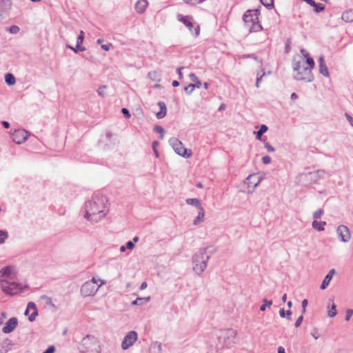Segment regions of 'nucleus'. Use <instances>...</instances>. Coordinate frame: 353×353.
Returning a JSON list of instances; mask_svg holds the SVG:
<instances>
[{"mask_svg":"<svg viewBox=\"0 0 353 353\" xmlns=\"http://www.w3.org/2000/svg\"><path fill=\"white\" fill-rule=\"evenodd\" d=\"M108 212V204L106 196L94 194L91 200L85 203L84 217L90 221L98 222Z\"/></svg>","mask_w":353,"mask_h":353,"instance_id":"1","label":"nucleus"},{"mask_svg":"<svg viewBox=\"0 0 353 353\" xmlns=\"http://www.w3.org/2000/svg\"><path fill=\"white\" fill-rule=\"evenodd\" d=\"M293 70L296 72L294 78L297 81H304L305 82H312L314 81V76L311 72V68L305 66V62L303 59L296 61L293 60Z\"/></svg>","mask_w":353,"mask_h":353,"instance_id":"2","label":"nucleus"},{"mask_svg":"<svg viewBox=\"0 0 353 353\" xmlns=\"http://www.w3.org/2000/svg\"><path fill=\"white\" fill-rule=\"evenodd\" d=\"M209 247L200 249L192 256L193 270L197 274H201L207 268L210 255L207 254V250Z\"/></svg>","mask_w":353,"mask_h":353,"instance_id":"3","label":"nucleus"},{"mask_svg":"<svg viewBox=\"0 0 353 353\" xmlns=\"http://www.w3.org/2000/svg\"><path fill=\"white\" fill-rule=\"evenodd\" d=\"M237 332L232 328L219 330L216 334L219 343L222 345V347L230 348L236 343Z\"/></svg>","mask_w":353,"mask_h":353,"instance_id":"4","label":"nucleus"},{"mask_svg":"<svg viewBox=\"0 0 353 353\" xmlns=\"http://www.w3.org/2000/svg\"><path fill=\"white\" fill-rule=\"evenodd\" d=\"M104 280L97 279L92 277L91 280L85 282L81 288V294L83 296H94L99 290V288L105 284Z\"/></svg>","mask_w":353,"mask_h":353,"instance_id":"5","label":"nucleus"},{"mask_svg":"<svg viewBox=\"0 0 353 353\" xmlns=\"http://www.w3.org/2000/svg\"><path fill=\"white\" fill-rule=\"evenodd\" d=\"M80 351L81 353H100V346L94 336L87 335L82 339Z\"/></svg>","mask_w":353,"mask_h":353,"instance_id":"6","label":"nucleus"},{"mask_svg":"<svg viewBox=\"0 0 353 353\" xmlns=\"http://www.w3.org/2000/svg\"><path fill=\"white\" fill-rule=\"evenodd\" d=\"M1 288L3 292L7 294L15 295L23 292L22 285L11 280L1 279Z\"/></svg>","mask_w":353,"mask_h":353,"instance_id":"7","label":"nucleus"},{"mask_svg":"<svg viewBox=\"0 0 353 353\" xmlns=\"http://www.w3.org/2000/svg\"><path fill=\"white\" fill-rule=\"evenodd\" d=\"M169 143L174 150V152L179 155L188 158L192 155L191 150H188L184 147L183 143L177 138L172 137L169 139Z\"/></svg>","mask_w":353,"mask_h":353,"instance_id":"8","label":"nucleus"},{"mask_svg":"<svg viewBox=\"0 0 353 353\" xmlns=\"http://www.w3.org/2000/svg\"><path fill=\"white\" fill-rule=\"evenodd\" d=\"M177 18L179 21L182 22L189 29L192 34L195 37H197L199 34V26L198 25H194L192 17L179 14Z\"/></svg>","mask_w":353,"mask_h":353,"instance_id":"9","label":"nucleus"},{"mask_svg":"<svg viewBox=\"0 0 353 353\" xmlns=\"http://www.w3.org/2000/svg\"><path fill=\"white\" fill-rule=\"evenodd\" d=\"M261 180L262 178L259 175V174H250L244 181L245 184L248 185V191L249 192H252L260 183Z\"/></svg>","mask_w":353,"mask_h":353,"instance_id":"10","label":"nucleus"},{"mask_svg":"<svg viewBox=\"0 0 353 353\" xmlns=\"http://www.w3.org/2000/svg\"><path fill=\"white\" fill-rule=\"evenodd\" d=\"M138 336L135 331L129 332L123 338L121 343V347L123 350H127L132 346L137 340Z\"/></svg>","mask_w":353,"mask_h":353,"instance_id":"11","label":"nucleus"},{"mask_svg":"<svg viewBox=\"0 0 353 353\" xmlns=\"http://www.w3.org/2000/svg\"><path fill=\"white\" fill-rule=\"evenodd\" d=\"M259 14V13L257 10H247L243 16V19L245 26L248 28L255 21L258 20Z\"/></svg>","mask_w":353,"mask_h":353,"instance_id":"12","label":"nucleus"},{"mask_svg":"<svg viewBox=\"0 0 353 353\" xmlns=\"http://www.w3.org/2000/svg\"><path fill=\"white\" fill-rule=\"evenodd\" d=\"M28 132L23 130L19 129L15 130L11 135L12 141L17 144H21L24 143L28 137Z\"/></svg>","mask_w":353,"mask_h":353,"instance_id":"13","label":"nucleus"},{"mask_svg":"<svg viewBox=\"0 0 353 353\" xmlns=\"http://www.w3.org/2000/svg\"><path fill=\"white\" fill-rule=\"evenodd\" d=\"M337 234L342 242H348L351 238V234L348 228L344 225H341L337 228Z\"/></svg>","mask_w":353,"mask_h":353,"instance_id":"14","label":"nucleus"},{"mask_svg":"<svg viewBox=\"0 0 353 353\" xmlns=\"http://www.w3.org/2000/svg\"><path fill=\"white\" fill-rule=\"evenodd\" d=\"M83 39H84V32L83 30H81L80 33L77 37V45H76L75 48H74L68 44L66 45V48L72 50L75 53H77L79 51L83 52L85 50V48L84 47L81 46V43H83Z\"/></svg>","mask_w":353,"mask_h":353,"instance_id":"15","label":"nucleus"},{"mask_svg":"<svg viewBox=\"0 0 353 353\" xmlns=\"http://www.w3.org/2000/svg\"><path fill=\"white\" fill-rule=\"evenodd\" d=\"M18 325V320L16 317L10 318L2 328V332L5 334H9L14 330Z\"/></svg>","mask_w":353,"mask_h":353,"instance_id":"16","label":"nucleus"},{"mask_svg":"<svg viewBox=\"0 0 353 353\" xmlns=\"http://www.w3.org/2000/svg\"><path fill=\"white\" fill-rule=\"evenodd\" d=\"M148 6V2L147 0H138L135 3V10L139 14H143L145 12Z\"/></svg>","mask_w":353,"mask_h":353,"instance_id":"17","label":"nucleus"},{"mask_svg":"<svg viewBox=\"0 0 353 353\" xmlns=\"http://www.w3.org/2000/svg\"><path fill=\"white\" fill-rule=\"evenodd\" d=\"M335 273H336V271L334 269H332L329 271L328 274L325 276V278L323 280V282L321 285V290H325L328 286L330 281L332 280V279Z\"/></svg>","mask_w":353,"mask_h":353,"instance_id":"18","label":"nucleus"},{"mask_svg":"<svg viewBox=\"0 0 353 353\" xmlns=\"http://www.w3.org/2000/svg\"><path fill=\"white\" fill-rule=\"evenodd\" d=\"M307 4L314 8V11L317 13L325 10V6L322 3H317L314 0H304Z\"/></svg>","mask_w":353,"mask_h":353,"instance_id":"19","label":"nucleus"},{"mask_svg":"<svg viewBox=\"0 0 353 353\" xmlns=\"http://www.w3.org/2000/svg\"><path fill=\"white\" fill-rule=\"evenodd\" d=\"M0 7L2 12H9L12 7V0H0Z\"/></svg>","mask_w":353,"mask_h":353,"instance_id":"20","label":"nucleus"},{"mask_svg":"<svg viewBox=\"0 0 353 353\" xmlns=\"http://www.w3.org/2000/svg\"><path fill=\"white\" fill-rule=\"evenodd\" d=\"M341 19L345 22L353 21V10L349 9L343 12L341 15Z\"/></svg>","mask_w":353,"mask_h":353,"instance_id":"21","label":"nucleus"},{"mask_svg":"<svg viewBox=\"0 0 353 353\" xmlns=\"http://www.w3.org/2000/svg\"><path fill=\"white\" fill-rule=\"evenodd\" d=\"M205 216V210L203 208H201L199 209V212L197 216L194 219L193 224L194 225H199L201 222H202L204 219Z\"/></svg>","mask_w":353,"mask_h":353,"instance_id":"22","label":"nucleus"},{"mask_svg":"<svg viewBox=\"0 0 353 353\" xmlns=\"http://www.w3.org/2000/svg\"><path fill=\"white\" fill-rule=\"evenodd\" d=\"M149 353H162L161 343L157 341L153 343L149 349Z\"/></svg>","mask_w":353,"mask_h":353,"instance_id":"23","label":"nucleus"},{"mask_svg":"<svg viewBox=\"0 0 353 353\" xmlns=\"http://www.w3.org/2000/svg\"><path fill=\"white\" fill-rule=\"evenodd\" d=\"M325 225V221H318L317 220H314L312 223V228L319 232L323 231L325 230L324 226Z\"/></svg>","mask_w":353,"mask_h":353,"instance_id":"24","label":"nucleus"},{"mask_svg":"<svg viewBox=\"0 0 353 353\" xmlns=\"http://www.w3.org/2000/svg\"><path fill=\"white\" fill-rule=\"evenodd\" d=\"M248 28H249L250 32H256L262 30V26L258 19L252 23L249 27H248Z\"/></svg>","mask_w":353,"mask_h":353,"instance_id":"25","label":"nucleus"},{"mask_svg":"<svg viewBox=\"0 0 353 353\" xmlns=\"http://www.w3.org/2000/svg\"><path fill=\"white\" fill-rule=\"evenodd\" d=\"M185 202L188 205L195 206L198 210L203 208L200 200L197 198L186 199Z\"/></svg>","mask_w":353,"mask_h":353,"instance_id":"26","label":"nucleus"},{"mask_svg":"<svg viewBox=\"0 0 353 353\" xmlns=\"http://www.w3.org/2000/svg\"><path fill=\"white\" fill-rule=\"evenodd\" d=\"M268 128L266 125L265 124H262L261 126H260V128L259 130L256 132V138L258 139V140H260L261 141V137L262 135L267 132Z\"/></svg>","mask_w":353,"mask_h":353,"instance_id":"27","label":"nucleus"},{"mask_svg":"<svg viewBox=\"0 0 353 353\" xmlns=\"http://www.w3.org/2000/svg\"><path fill=\"white\" fill-rule=\"evenodd\" d=\"M5 81L8 85H13L16 82L15 77L12 74L7 73L5 75Z\"/></svg>","mask_w":353,"mask_h":353,"instance_id":"28","label":"nucleus"},{"mask_svg":"<svg viewBox=\"0 0 353 353\" xmlns=\"http://www.w3.org/2000/svg\"><path fill=\"white\" fill-rule=\"evenodd\" d=\"M41 300H43L45 301L46 305H48L51 307L54 308V310H57V306L52 303V299L47 295H42L40 297Z\"/></svg>","mask_w":353,"mask_h":353,"instance_id":"29","label":"nucleus"},{"mask_svg":"<svg viewBox=\"0 0 353 353\" xmlns=\"http://www.w3.org/2000/svg\"><path fill=\"white\" fill-rule=\"evenodd\" d=\"M150 299V296L144 297V298L138 297L134 301H133L132 302V305H142L143 303L149 301Z\"/></svg>","mask_w":353,"mask_h":353,"instance_id":"30","label":"nucleus"},{"mask_svg":"<svg viewBox=\"0 0 353 353\" xmlns=\"http://www.w3.org/2000/svg\"><path fill=\"white\" fill-rule=\"evenodd\" d=\"M195 88H199V85L190 83L184 88V91L187 94L190 95L193 92Z\"/></svg>","mask_w":353,"mask_h":353,"instance_id":"31","label":"nucleus"},{"mask_svg":"<svg viewBox=\"0 0 353 353\" xmlns=\"http://www.w3.org/2000/svg\"><path fill=\"white\" fill-rule=\"evenodd\" d=\"M189 77L192 81L195 83H193L194 85H199V88L201 86V85H202L201 81L198 79V77H196V75L194 73H190L189 74Z\"/></svg>","mask_w":353,"mask_h":353,"instance_id":"32","label":"nucleus"},{"mask_svg":"<svg viewBox=\"0 0 353 353\" xmlns=\"http://www.w3.org/2000/svg\"><path fill=\"white\" fill-rule=\"evenodd\" d=\"M263 303L260 306L261 311H265L266 309V307H270L272 305V301L268 300L267 299H263Z\"/></svg>","mask_w":353,"mask_h":353,"instance_id":"33","label":"nucleus"},{"mask_svg":"<svg viewBox=\"0 0 353 353\" xmlns=\"http://www.w3.org/2000/svg\"><path fill=\"white\" fill-rule=\"evenodd\" d=\"M319 72L324 77H329V71H328L326 64L319 65Z\"/></svg>","mask_w":353,"mask_h":353,"instance_id":"34","label":"nucleus"},{"mask_svg":"<svg viewBox=\"0 0 353 353\" xmlns=\"http://www.w3.org/2000/svg\"><path fill=\"white\" fill-rule=\"evenodd\" d=\"M167 113V108L166 106H163L160 108V111L156 114V116L158 119H163L165 117Z\"/></svg>","mask_w":353,"mask_h":353,"instance_id":"35","label":"nucleus"},{"mask_svg":"<svg viewBox=\"0 0 353 353\" xmlns=\"http://www.w3.org/2000/svg\"><path fill=\"white\" fill-rule=\"evenodd\" d=\"M154 131L157 133L160 134V139H163L164 137L165 130L161 125H155Z\"/></svg>","mask_w":353,"mask_h":353,"instance_id":"36","label":"nucleus"},{"mask_svg":"<svg viewBox=\"0 0 353 353\" xmlns=\"http://www.w3.org/2000/svg\"><path fill=\"white\" fill-rule=\"evenodd\" d=\"M305 58H306V60L304 62H305V63H307L308 65V66L307 68H311V70H312L314 68V65H315L314 61L310 56V54L308 55V57H306Z\"/></svg>","mask_w":353,"mask_h":353,"instance_id":"37","label":"nucleus"},{"mask_svg":"<svg viewBox=\"0 0 353 353\" xmlns=\"http://www.w3.org/2000/svg\"><path fill=\"white\" fill-rule=\"evenodd\" d=\"M0 244L5 243L6 239L8 237V234L6 231L0 230Z\"/></svg>","mask_w":353,"mask_h":353,"instance_id":"38","label":"nucleus"},{"mask_svg":"<svg viewBox=\"0 0 353 353\" xmlns=\"http://www.w3.org/2000/svg\"><path fill=\"white\" fill-rule=\"evenodd\" d=\"M261 3L268 8L273 7L274 0H260Z\"/></svg>","mask_w":353,"mask_h":353,"instance_id":"39","label":"nucleus"},{"mask_svg":"<svg viewBox=\"0 0 353 353\" xmlns=\"http://www.w3.org/2000/svg\"><path fill=\"white\" fill-rule=\"evenodd\" d=\"M159 145V143L157 141H154L152 143V150L157 158H159V153L157 150V146Z\"/></svg>","mask_w":353,"mask_h":353,"instance_id":"40","label":"nucleus"},{"mask_svg":"<svg viewBox=\"0 0 353 353\" xmlns=\"http://www.w3.org/2000/svg\"><path fill=\"white\" fill-rule=\"evenodd\" d=\"M336 305L333 303L331 310L328 311V316L332 318L336 315Z\"/></svg>","mask_w":353,"mask_h":353,"instance_id":"41","label":"nucleus"},{"mask_svg":"<svg viewBox=\"0 0 353 353\" xmlns=\"http://www.w3.org/2000/svg\"><path fill=\"white\" fill-rule=\"evenodd\" d=\"M7 30L11 33V34H17L19 30H20V28L19 26H12L9 28H7Z\"/></svg>","mask_w":353,"mask_h":353,"instance_id":"42","label":"nucleus"},{"mask_svg":"<svg viewBox=\"0 0 353 353\" xmlns=\"http://www.w3.org/2000/svg\"><path fill=\"white\" fill-rule=\"evenodd\" d=\"M323 213V210L322 209H319L313 213V218L314 220H317L320 219Z\"/></svg>","mask_w":353,"mask_h":353,"instance_id":"43","label":"nucleus"},{"mask_svg":"<svg viewBox=\"0 0 353 353\" xmlns=\"http://www.w3.org/2000/svg\"><path fill=\"white\" fill-rule=\"evenodd\" d=\"M320 173H324V172L323 170H318L317 172H310L308 173V174L312 176V178L314 180H317L320 177V175H319Z\"/></svg>","mask_w":353,"mask_h":353,"instance_id":"44","label":"nucleus"},{"mask_svg":"<svg viewBox=\"0 0 353 353\" xmlns=\"http://www.w3.org/2000/svg\"><path fill=\"white\" fill-rule=\"evenodd\" d=\"M107 88V86L106 85H102V86H100L98 90H97V93L99 96L102 97H105V94L104 92V90Z\"/></svg>","mask_w":353,"mask_h":353,"instance_id":"45","label":"nucleus"},{"mask_svg":"<svg viewBox=\"0 0 353 353\" xmlns=\"http://www.w3.org/2000/svg\"><path fill=\"white\" fill-rule=\"evenodd\" d=\"M263 141L265 143V148L268 152H272L275 151L274 148L272 147L268 142L265 141V140Z\"/></svg>","mask_w":353,"mask_h":353,"instance_id":"46","label":"nucleus"},{"mask_svg":"<svg viewBox=\"0 0 353 353\" xmlns=\"http://www.w3.org/2000/svg\"><path fill=\"white\" fill-rule=\"evenodd\" d=\"M290 44H291L290 39H287V40L285 41V53H288L290 52V50L291 49Z\"/></svg>","mask_w":353,"mask_h":353,"instance_id":"47","label":"nucleus"},{"mask_svg":"<svg viewBox=\"0 0 353 353\" xmlns=\"http://www.w3.org/2000/svg\"><path fill=\"white\" fill-rule=\"evenodd\" d=\"M38 315V311L37 309H35V311H34L28 317V320L30 322H32L34 321L36 316Z\"/></svg>","mask_w":353,"mask_h":353,"instance_id":"48","label":"nucleus"},{"mask_svg":"<svg viewBox=\"0 0 353 353\" xmlns=\"http://www.w3.org/2000/svg\"><path fill=\"white\" fill-rule=\"evenodd\" d=\"M307 304H308V301L307 299H303L302 301L301 306H302V310H303V311H302L303 314H304L305 312Z\"/></svg>","mask_w":353,"mask_h":353,"instance_id":"49","label":"nucleus"},{"mask_svg":"<svg viewBox=\"0 0 353 353\" xmlns=\"http://www.w3.org/2000/svg\"><path fill=\"white\" fill-rule=\"evenodd\" d=\"M353 314V310L352 309H348L347 311H346V316H345V321H349L350 319L351 318V316H352Z\"/></svg>","mask_w":353,"mask_h":353,"instance_id":"50","label":"nucleus"},{"mask_svg":"<svg viewBox=\"0 0 353 353\" xmlns=\"http://www.w3.org/2000/svg\"><path fill=\"white\" fill-rule=\"evenodd\" d=\"M303 320V314H302V315H301V316H300L296 319V322H295V324H294V326H295L296 327H299L301 325V323H302Z\"/></svg>","mask_w":353,"mask_h":353,"instance_id":"51","label":"nucleus"},{"mask_svg":"<svg viewBox=\"0 0 353 353\" xmlns=\"http://www.w3.org/2000/svg\"><path fill=\"white\" fill-rule=\"evenodd\" d=\"M262 161L264 164H269L271 162V157L270 156H264L262 158Z\"/></svg>","mask_w":353,"mask_h":353,"instance_id":"52","label":"nucleus"},{"mask_svg":"<svg viewBox=\"0 0 353 353\" xmlns=\"http://www.w3.org/2000/svg\"><path fill=\"white\" fill-rule=\"evenodd\" d=\"M264 75H265V72H263L260 77L259 76V74H257V78H256V88H259L261 80Z\"/></svg>","mask_w":353,"mask_h":353,"instance_id":"53","label":"nucleus"},{"mask_svg":"<svg viewBox=\"0 0 353 353\" xmlns=\"http://www.w3.org/2000/svg\"><path fill=\"white\" fill-rule=\"evenodd\" d=\"M121 112L123 114V115H124L125 117H127V118L130 117V112H129V110H128L127 108H123L121 109Z\"/></svg>","mask_w":353,"mask_h":353,"instance_id":"54","label":"nucleus"},{"mask_svg":"<svg viewBox=\"0 0 353 353\" xmlns=\"http://www.w3.org/2000/svg\"><path fill=\"white\" fill-rule=\"evenodd\" d=\"M27 307H28V310H30L32 309V310H34V311H35V309H37L36 305L33 302H29L28 303Z\"/></svg>","mask_w":353,"mask_h":353,"instance_id":"55","label":"nucleus"},{"mask_svg":"<svg viewBox=\"0 0 353 353\" xmlns=\"http://www.w3.org/2000/svg\"><path fill=\"white\" fill-rule=\"evenodd\" d=\"M55 351V347L53 345H51L47 348L43 353H54Z\"/></svg>","mask_w":353,"mask_h":353,"instance_id":"56","label":"nucleus"},{"mask_svg":"<svg viewBox=\"0 0 353 353\" xmlns=\"http://www.w3.org/2000/svg\"><path fill=\"white\" fill-rule=\"evenodd\" d=\"M126 248L129 250H132L134 248V242L129 241L126 243Z\"/></svg>","mask_w":353,"mask_h":353,"instance_id":"57","label":"nucleus"},{"mask_svg":"<svg viewBox=\"0 0 353 353\" xmlns=\"http://www.w3.org/2000/svg\"><path fill=\"white\" fill-rule=\"evenodd\" d=\"M345 116L350 124L353 127V118L348 113H345Z\"/></svg>","mask_w":353,"mask_h":353,"instance_id":"58","label":"nucleus"},{"mask_svg":"<svg viewBox=\"0 0 353 353\" xmlns=\"http://www.w3.org/2000/svg\"><path fill=\"white\" fill-rule=\"evenodd\" d=\"M243 57L244 58H250V59H253L256 61H258V57L256 56H255L254 54H245V55H243Z\"/></svg>","mask_w":353,"mask_h":353,"instance_id":"59","label":"nucleus"},{"mask_svg":"<svg viewBox=\"0 0 353 353\" xmlns=\"http://www.w3.org/2000/svg\"><path fill=\"white\" fill-rule=\"evenodd\" d=\"M311 334L315 339H318L320 336L316 329H314Z\"/></svg>","mask_w":353,"mask_h":353,"instance_id":"60","label":"nucleus"},{"mask_svg":"<svg viewBox=\"0 0 353 353\" xmlns=\"http://www.w3.org/2000/svg\"><path fill=\"white\" fill-rule=\"evenodd\" d=\"M111 46H112L111 43L104 44V45L101 46V48L103 49L105 51H108Z\"/></svg>","mask_w":353,"mask_h":353,"instance_id":"61","label":"nucleus"},{"mask_svg":"<svg viewBox=\"0 0 353 353\" xmlns=\"http://www.w3.org/2000/svg\"><path fill=\"white\" fill-rule=\"evenodd\" d=\"M286 314V312L283 308L279 310V315L281 318H285Z\"/></svg>","mask_w":353,"mask_h":353,"instance_id":"62","label":"nucleus"},{"mask_svg":"<svg viewBox=\"0 0 353 353\" xmlns=\"http://www.w3.org/2000/svg\"><path fill=\"white\" fill-rule=\"evenodd\" d=\"M319 65H323V64H325V59H324V57L323 56H321L319 58Z\"/></svg>","mask_w":353,"mask_h":353,"instance_id":"63","label":"nucleus"},{"mask_svg":"<svg viewBox=\"0 0 353 353\" xmlns=\"http://www.w3.org/2000/svg\"><path fill=\"white\" fill-rule=\"evenodd\" d=\"M183 69V67H181V68H177V73L179 74V79H181L183 78V74H182V72H181V70Z\"/></svg>","mask_w":353,"mask_h":353,"instance_id":"64","label":"nucleus"}]
</instances>
